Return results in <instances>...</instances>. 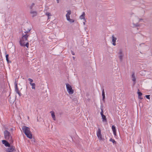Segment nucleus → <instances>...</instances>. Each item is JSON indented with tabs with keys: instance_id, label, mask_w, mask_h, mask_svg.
Segmentation results:
<instances>
[{
	"instance_id": "7ed1b4c3",
	"label": "nucleus",
	"mask_w": 152,
	"mask_h": 152,
	"mask_svg": "<svg viewBox=\"0 0 152 152\" xmlns=\"http://www.w3.org/2000/svg\"><path fill=\"white\" fill-rule=\"evenodd\" d=\"M67 12L66 15V20L67 21L70 23H72L74 22V20L70 18V15L71 14V11L70 10H69L66 11Z\"/></svg>"
},
{
	"instance_id": "2f4dec72",
	"label": "nucleus",
	"mask_w": 152,
	"mask_h": 152,
	"mask_svg": "<svg viewBox=\"0 0 152 152\" xmlns=\"http://www.w3.org/2000/svg\"><path fill=\"white\" fill-rule=\"evenodd\" d=\"M103 97V100H104L105 98V96H102Z\"/></svg>"
},
{
	"instance_id": "dca6fc26",
	"label": "nucleus",
	"mask_w": 152,
	"mask_h": 152,
	"mask_svg": "<svg viewBox=\"0 0 152 152\" xmlns=\"http://www.w3.org/2000/svg\"><path fill=\"white\" fill-rule=\"evenodd\" d=\"M102 121L103 122H107V120L106 119V116L104 115L101 116Z\"/></svg>"
},
{
	"instance_id": "4468645a",
	"label": "nucleus",
	"mask_w": 152,
	"mask_h": 152,
	"mask_svg": "<svg viewBox=\"0 0 152 152\" xmlns=\"http://www.w3.org/2000/svg\"><path fill=\"white\" fill-rule=\"evenodd\" d=\"M86 14L85 12H83L82 15H81L80 16L79 18L80 19L82 20H85V16Z\"/></svg>"
},
{
	"instance_id": "bb28decb",
	"label": "nucleus",
	"mask_w": 152,
	"mask_h": 152,
	"mask_svg": "<svg viewBox=\"0 0 152 152\" xmlns=\"http://www.w3.org/2000/svg\"><path fill=\"white\" fill-rule=\"evenodd\" d=\"M100 114L101 116H102L104 115L103 114V111L102 109V111L100 113Z\"/></svg>"
},
{
	"instance_id": "cd10ccee",
	"label": "nucleus",
	"mask_w": 152,
	"mask_h": 152,
	"mask_svg": "<svg viewBox=\"0 0 152 152\" xmlns=\"http://www.w3.org/2000/svg\"><path fill=\"white\" fill-rule=\"evenodd\" d=\"M145 96V97H146V98L147 99H150V97H149L150 95H146Z\"/></svg>"
},
{
	"instance_id": "0eeeda50",
	"label": "nucleus",
	"mask_w": 152,
	"mask_h": 152,
	"mask_svg": "<svg viewBox=\"0 0 152 152\" xmlns=\"http://www.w3.org/2000/svg\"><path fill=\"white\" fill-rule=\"evenodd\" d=\"M118 58L121 61H122L123 60V57L124 56V54L123 53V50L122 49H120L119 50L118 52Z\"/></svg>"
},
{
	"instance_id": "f3484780",
	"label": "nucleus",
	"mask_w": 152,
	"mask_h": 152,
	"mask_svg": "<svg viewBox=\"0 0 152 152\" xmlns=\"http://www.w3.org/2000/svg\"><path fill=\"white\" fill-rule=\"evenodd\" d=\"M137 94H138V98L139 99H142V97L141 96L142 95V93L138 91L137 92Z\"/></svg>"
},
{
	"instance_id": "f257e3e1",
	"label": "nucleus",
	"mask_w": 152,
	"mask_h": 152,
	"mask_svg": "<svg viewBox=\"0 0 152 152\" xmlns=\"http://www.w3.org/2000/svg\"><path fill=\"white\" fill-rule=\"evenodd\" d=\"M22 129L23 132L24 133L26 136L30 139H31L32 136L31 132L30 131V128L28 127L23 126L22 127Z\"/></svg>"
},
{
	"instance_id": "aec40b11",
	"label": "nucleus",
	"mask_w": 152,
	"mask_h": 152,
	"mask_svg": "<svg viewBox=\"0 0 152 152\" xmlns=\"http://www.w3.org/2000/svg\"><path fill=\"white\" fill-rule=\"evenodd\" d=\"M110 141L112 142L113 143H116V141L114 140L112 138H110Z\"/></svg>"
},
{
	"instance_id": "423d86ee",
	"label": "nucleus",
	"mask_w": 152,
	"mask_h": 152,
	"mask_svg": "<svg viewBox=\"0 0 152 152\" xmlns=\"http://www.w3.org/2000/svg\"><path fill=\"white\" fill-rule=\"evenodd\" d=\"M96 135L98 139L100 140H103V138L102 137V135L101 134V130L99 128H98L96 132Z\"/></svg>"
},
{
	"instance_id": "c756f323",
	"label": "nucleus",
	"mask_w": 152,
	"mask_h": 152,
	"mask_svg": "<svg viewBox=\"0 0 152 152\" xmlns=\"http://www.w3.org/2000/svg\"><path fill=\"white\" fill-rule=\"evenodd\" d=\"M72 55H75V53H74V52L72 51Z\"/></svg>"
},
{
	"instance_id": "f03ea898",
	"label": "nucleus",
	"mask_w": 152,
	"mask_h": 152,
	"mask_svg": "<svg viewBox=\"0 0 152 152\" xmlns=\"http://www.w3.org/2000/svg\"><path fill=\"white\" fill-rule=\"evenodd\" d=\"M28 36L29 35L27 34H23L22 37L20 39V44L21 46H25V43L26 41H27V38Z\"/></svg>"
},
{
	"instance_id": "20e7f679",
	"label": "nucleus",
	"mask_w": 152,
	"mask_h": 152,
	"mask_svg": "<svg viewBox=\"0 0 152 152\" xmlns=\"http://www.w3.org/2000/svg\"><path fill=\"white\" fill-rule=\"evenodd\" d=\"M67 90L69 94H72L74 93V90L72 89V86L68 83L66 84Z\"/></svg>"
},
{
	"instance_id": "a878e982",
	"label": "nucleus",
	"mask_w": 152,
	"mask_h": 152,
	"mask_svg": "<svg viewBox=\"0 0 152 152\" xmlns=\"http://www.w3.org/2000/svg\"><path fill=\"white\" fill-rule=\"evenodd\" d=\"M102 96H105V93L103 89H102Z\"/></svg>"
},
{
	"instance_id": "9b49d317",
	"label": "nucleus",
	"mask_w": 152,
	"mask_h": 152,
	"mask_svg": "<svg viewBox=\"0 0 152 152\" xmlns=\"http://www.w3.org/2000/svg\"><path fill=\"white\" fill-rule=\"evenodd\" d=\"M30 13L33 17L36 16L37 15V12L35 11L31 10L30 11Z\"/></svg>"
},
{
	"instance_id": "5701e85b",
	"label": "nucleus",
	"mask_w": 152,
	"mask_h": 152,
	"mask_svg": "<svg viewBox=\"0 0 152 152\" xmlns=\"http://www.w3.org/2000/svg\"><path fill=\"white\" fill-rule=\"evenodd\" d=\"M8 57L9 55L8 54L6 55V60L8 62H9Z\"/></svg>"
},
{
	"instance_id": "f8f14e48",
	"label": "nucleus",
	"mask_w": 152,
	"mask_h": 152,
	"mask_svg": "<svg viewBox=\"0 0 152 152\" xmlns=\"http://www.w3.org/2000/svg\"><path fill=\"white\" fill-rule=\"evenodd\" d=\"M2 143L6 147H10V144L6 140H2Z\"/></svg>"
},
{
	"instance_id": "a211bd4d",
	"label": "nucleus",
	"mask_w": 152,
	"mask_h": 152,
	"mask_svg": "<svg viewBox=\"0 0 152 152\" xmlns=\"http://www.w3.org/2000/svg\"><path fill=\"white\" fill-rule=\"evenodd\" d=\"M15 91L16 92V93L18 92L19 90H18V88L17 86V84L15 83Z\"/></svg>"
},
{
	"instance_id": "4be33fe9",
	"label": "nucleus",
	"mask_w": 152,
	"mask_h": 152,
	"mask_svg": "<svg viewBox=\"0 0 152 152\" xmlns=\"http://www.w3.org/2000/svg\"><path fill=\"white\" fill-rule=\"evenodd\" d=\"M34 3H32L31 5L30 6V8L31 9H32L33 7L34 6Z\"/></svg>"
},
{
	"instance_id": "9d476101",
	"label": "nucleus",
	"mask_w": 152,
	"mask_h": 152,
	"mask_svg": "<svg viewBox=\"0 0 152 152\" xmlns=\"http://www.w3.org/2000/svg\"><path fill=\"white\" fill-rule=\"evenodd\" d=\"M112 44L114 46H115L116 45V41L117 38L114 35H113L112 37Z\"/></svg>"
},
{
	"instance_id": "6ab92c4d",
	"label": "nucleus",
	"mask_w": 152,
	"mask_h": 152,
	"mask_svg": "<svg viewBox=\"0 0 152 152\" xmlns=\"http://www.w3.org/2000/svg\"><path fill=\"white\" fill-rule=\"evenodd\" d=\"M46 15L48 16V19L50 18V17L51 16L50 13L49 12H47L46 13Z\"/></svg>"
},
{
	"instance_id": "1a4fd4ad",
	"label": "nucleus",
	"mask_w": 152,
	"mask_h": 152,
	"mask_svg": "<svg viewBox=\"0 0 152 152\" xmlns=\"http://www.w3.org/2000/svg\"><path fill=\"white\" fill-rule=\"evenodd\" d=\"M142 20V19H139L137 17L135 16L133 19V21L135 23H138L140 22L141 20Z\"/></svg>"
},
{
	"instance_id": "473e14b6",
	"label": "nucleus",
	"mask_w": 152,
	"mask_h": 152,
	"mask_svg": "<svg viewBox=\"0 0 152 152\" xmlns=\"http://www.w3.org/2000/svg\"><path fill=\"white\" fill-rule=\"evenodd\" d=\"M18 93V94L20 96V92H19V91H18V93Z\"/></svg>"
},
{
	"instance_id": "412c9836",
	"label": "nucleus",
	"mask_w": 152,
	"mask_h": 152,
	"mask_svg": "<svg viewBox=\"0 0 152 152\" xmlns=\"http://www.w3.org/2000/svg\"><path fill=\"white\" fill-rule=\"evenodd\" d=\"M32 86V88L33 89H35V83L34 84L32 85H31Z\"/></svg>"
},
{
	"instance_id": "2eb2a0df",
	"label": "nucleus",
	"mask_w": 152,
	"mask_h": 152,
	"mask_svg": "<svg viewBox=\"0 0 152 152\" xmlns=\"http://www.w3.org/2000/svg\"><path fill=\"white\" fill-rule=\"evenodd\" d=\"M50 113L51 114L52 117L53 118V120H55L56 118L54 113L53 111H52L50 112Z\"/></svg>"
},
{
	"instance_id": "393cba45",
	"label": "nucleus",
	"mask_w": 152,
	"mask_h": 152,
	"mask_svg": "<svg viewBox=\"0 0 152 152\" xmlns=\"http://www.w3.org/2000/svg\"><path fill=\"white\" fill-rule=\"evenodd\" d=\"M29 46V43L27 42L26 43H25V46H26L27 48H28Z\"/></svg>"
},
{
	"instance_id": "b1692460",
	"label": "nucleus",
	"mask_w": 152,
	"mask_h": 152,
	"mask_svg": "<svg viewBox=\"0 0 152 152\" xmlns=\"http://www.w3.org/2000/svg\"><path fill=\"white\" fill-rule=\"evenodd\" d=\"M28 80L29 81V83H32L33 82V80L31 78L28 79Z\"/></svg>"
},
{
	"instance_id": "ddd939ff",
	"label": "nucleus",
	"mask_w": 152,
	"mask_h": 152,
	"mask_svg": "<svg viewBox=\"0 0 152 152\" xmlns=\"http://www.w3.org/2000/svg\"><path fill=\"white\" fill-rule=\"evenodd\" d=\"M112 129L114 135L115 136H116V133L115 126L114 125H113L112 126Z\"/></svg>"
},
{
	"instance_id": "72a5a7b5",
	"label": "nucleus",
	"mask_w": 152,
	"mask_h": 152,
	"mask_svg": "<svg viewBox=\"0 0 152 152\" xmlns=\"http://www.w3.org/2000/svg\"><path fill=\"white\" fill-rule=\"evenodd\" d=\"M30 85H32L33 84H34V83H29Z\"/></svg>"
},
{
	"instance_id": "f704fd0d",
	"label": "nucleus",
	"mask_w": 152,
	"mask_h": 152,
	"mask_svg": "<svg viewBox=\"0 0 152 152\" xmlns=\"http://www.w3.org/2000/svg\"><path fill=\"white\" fill-rule=\"evenodd\" d=\"M57 3H58L59 2V0H56Z\"/></svg>"
},
{
	"instance_id": "7c9ffc66",
	"label": "nucleus",
	"mask_w": 152,
	"mask_h": 152,
	"mask_svg": "<svg viewBox=\"0 0 152 152\" xmlns=\"http://www.w3.org/2000/svg\"><path fill=\"white\" fill-rule=\"evenodd\" d=\"M31 30L30 29H28L27 31H26L27 32H29Z\"/></svg>"
},
{
	"instance_id": "c9c22d12",
	"label": "nucleus",
	"mask_w": 152,
	"mask_h": 152,
	"mask_svg": "<svg viewBox=\"0 0 152 152\" xmlns=\"http://www.w3.org/2000/svg\"><path fill=\"white\" fill-rule=\"evenodd\" d=\"M73 58L74 59L75 58V57H73Z\"/></svg>"
},
{
	"instance_id": "6e6552de",
	"label": "nucleus",
	"mask_w": 152,
	"mask_h": 152,
	"mask_svg": "<svg viewBox=\"0 0 152 152\" xmlns=\"http://www.w3.org/2000/svg\"><path fill=\"white\" fill-rule=\"evenodd\" d=\"M132 81H133V85H134L136 82V77L135 76L134 72H132Z\"/></svg>"
},
{
	"instance_id": "c85d7f7f",
	"label": "nucleus",
	"mask_w": 152,
	"mask_h": 152,
	"mask_svg": "<svg viewBox=\"0 0 152 152\" xmlns=\"http://www.w3.org/2000/svg\"><path fill=\"white\" fill-rule=\"evenodd\" d=\"M86 19L84 20V21L83 22V24L84 25H85V24H86Z\"/></svg>"
},
{
	"instance_id": "39448f33",
	"label": "nucleus",
	"mask_w": 152,
	"mask_h": 152,
	"mask_svg": "<svg viewBox=\"0 0 152 152\" xmlns=\"http://www.w3.org/2000/svg\"><path fill=\"white\" fill-rule=\"evenodd\" d=\"M4 138L6 139L9 140H11L12 137L9 132L6 130L4 131Z\"/></svg>"
}]
</instances>
